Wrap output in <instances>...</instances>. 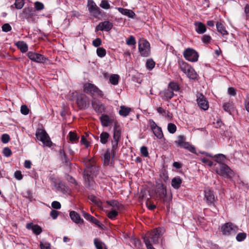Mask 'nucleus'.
I'll list each match as a JSON object with an SVG mask.
<instances>
[{
	"mask_svg": "<svg viewBox=\"0 0 249 249\" xmlns=\"http://www.w3.org/2000/svg\"><path fill=\"white\" fill-rule=\"evenodd\" d=\"M96 170V167L92 165L87 166L86 168L83 172V178L85 180V183L86 187L89 189H92L93 188V183H94L92 175Z\"/></svg>",
	"mask_w": 249,
	"mask_h": 249,
	"instance_id": "nucleus-1",
	"label": "nucleus"
},
{
	"mask_svg": "<svg viewBox=\"0 0 249 249\" xmlns=\"http://www.w3.org/2000/svg\"><path fill=\"white\" fill-rule=\"evenodd\" d=\"M216 173L219 175L227 178H231L234 176V172L225 163H220L216 167Z\"/></svg>",
	"mask_w": 249,
	"mask_h": 249,
	"instance_id": "nucleus-2",
	"label": "nucleus"
},
{
	"mask_svg": "<svg viewBox=\"0 0 249 249\" xmlns=\"http://www.w3.org/2000/svg\"><path fill=\"white\" fill-rule=\"evenodd\" d=\"M121 136V131L120 129H117V125L116 123L113 129V141H112V155L113 158H114L118 151V142L120 139Z\"/></svg>",
	"mask_w": 249,
	"mask_h": 249,
	"instance_id": "nucleus-3",
	"label": "nucleus"
},
{
	"mask_svg": "<svg viewBox=\"0 0 249 249\" xmlns=\"http://www.w3.org/2000/svg\"><path fill=\"white\" fill-rule=\"evenodd\" d=\"M155 193L157 197L163 202H168L169 199L167 196L166 186L162 183H158L156 185Z\"/></svg>",
	"mask_w": 249,
	"mask_h": 249,
	"instance_id": "nucleus-4",
	"label": "nucleus"
},
{
	"mask_svg": "<svg viewBox=\"0 0 249 249\" xmlns=\"http://www.w3.org/2000/svg\"><path fill=\"white\" fill-rule=\"evenodd\" d=\"M185 137L183 135H179L178 137V140L175 142L177 145L181 148L187 149L193 153H196L195 147L191 144L189 142H185Z\"/></svg>",
	"mask_w": 249,
	"mask_h": 249,
	"instance_id": "nucleus-5",
	"label": "nucleus"
},
{
	"mask_svg": "<svg viewBox=\"0 0 249 249\" xmlns=\"http://www.w3.org/2000/svg\"><path fill=\"white\" fill-rule=\"evenodd\" d=\"M83 88L85 92L90 94L92 96L97 95L102 97L103 96L102 91L92 83H85L84 85Z\"/></svg>",
	"mask_w": 249,
	"mask_h": 249,
	"instance_id": "nucleus-6",
	"label": "nucleus"
},
{
	"mask_svg": "<svg viewBox=\"0 0 249 249\" xmlns=\"http://www.w3.org/2000/svg\"><path fill=\"white\" fill-rule=\"evenodd\" d=\"M76 104L80 109H85L89 107L90 99L85 94H80L77 96Z\"/></svg>",
	"mask_w": 249,
	"mask_h": 249,
	"instance_id": "nucleus-7",
	"label": "nucleus"
},
{
	"mask_svg": "<svg viewBox=\"0 0 249 249\" xmlns=\"http://www.w3.org/2000/svg\"><path fill=\"white\" fill-rule=\"evenodd\" d=\"M36 137L38 140L40 141L44 145L46 146L50 147L52 145V142L47 133L44 130H38L36 132Z\"/></svg>",
	"mask_w": 249,
	"mask_h": 249,
	"instance_id": "nucleus-8",
	"label": "nucleus"
},
{
	"mask_svg": "<svg viewBox=\"0 0 249 249\" xmlns=\"http://www.w3.org/2000/svg\"><path fill=\"white\" fill-rule=\"evenodd\" d=\"M36 11L32 7L24 8L21 14L22 19H26L28 22L35 21Z\"/></svg>",
	"mask_w": 249,
	"mask_h": 249,
	"instance_id": "nucleus-9",
	"label": "nucleus"
},
{
	"mask_svg": "<svg viewBox=\"0 0 249 249\" xmlns=\"http://www.w3.org/2000/svg\"><path fill=\"white\" fill-rule=\"evenodd\" d=\"M139 50L141 55L147 57L149 55L150 49V44L144 39H140L138 42Z\"/></svg>",
	"mask_w": 249,
	"mask_h": 249,
	"instance_id": "nucleus-10",
	"label": "nucleus"
},
{
	"mask_svg": "<svg viewBox=\"0 0 249 249\" xmlns=\"http://www.w3.org/2000/svg\"><path fill=\"white\" fill-rule=\"evenodd\" d=\"M183 54L184 58L189 61L195 62L198 60L199 55L196 51L193 49H186Z\"/></svg>",
	"mask_w": 249,
	"mask_h": 249,
	"instance_id": "nucleus-11",
	"label": "nucleus"
},
{
	"mask_svg": "<svg viewBox=\"0 0 249 249\" xmlns=\"http://www.w3.org/2000/svg\"><path fill=\"white\" fill-rule=\"evenodd\" d=\"M27 55L30 60L36 63H44L48 60V58L45 56L31 51L28 52Z\"/></svg>",
	"mask_w": 249,
	"mask_h": 249,
	"instance_id": "nucleus-12",
	"label": "nucleus"
},
{
	"mask_svg": "<svg viewBox=\"0 0 249 249\" xmlns=\"http://www.w3.org/2000/svg\"><path fill=\"white\" fill-rule=\"evenodd\" d=\"M237 230V227L231 222L226 223L221 227V231L222 234L225 235H229L232 231L235 233Z\"/></svg>",
	"mask_w": 249,
	"mask_h": 249,
	"instance_id": "nucleus-13",
	"label": "nucleus"
},
{
	"mask_svg": "<svg viewBox=\"0 0 249 249\" xmlns=\"http://www.w3.org/2000/svg\"><path fill=\"white\" fill-rule=\"evenodd\" d=\"M196 101L198 106L202 109L206 110L209 108L208 102L205 97L201 93L196 94Z\"/></svg>",
	"mask_w": 249,
	"mask_h": 249,
	"instance_id": "nucleus-14",
	"label": "nucleus"
},
{
	"mask_svg": "<svg viewBox=\"0 0 249 249\" xmlns=\"http://www.w3.org/2000/svg\"><path fill=\"white\" fill-rule=\"evenodd\" d=\"M161 231L157 229H154L150 233L145 235L148 238L149 240L153 242L154 244H157L159 243V239L160 236Z\"/></svg>",
	"mask_w": 249,
	"mask_h": 249,
	"instance_id": "nucleus-15",
	"label": "nucleus"
},
{
	"mask_svg": "<svg viewBox=\"0 0 249 249\" xmlns=\"http://www.w3.org/2000/svg\"><path fill=\"white\" fill-rule=\"evenodd\" d=\"M112 23L109 21H105L100 22L95 28V31H105L107 32L109 31L113 27Z\"/></svg>",
	"mask_w": 249,
	"mask_h": 249,
	"instance_id": "nucleus-16",
	"label": "nucleus"
},
{
	"mask_svg": "<svg viewBox=\"0 0 249 249\" xmlns=\"http://www.w3.org/2000/svg\"><path fill=\"white\" fill-rule=\"evenodd\" d=\"M205 198L206 200L207 203L209 205H213L215 201V196L213 192L209 188H207L204 191Z\"/></svg>",
	"mask_w": 249,
	"mask_h": 249,
	"instance_id": "nucleus-17",
	"label": "nucleus"
},
{
	"mask_svg": "<svg viewBox=\"0 0 249 249\" xmlns=\"http://www.w3.org/2000/svg\"><path fill=\"white\" fill-rule=\"evenodd\" d=\"M91 105L97 113H102L105 111L104 105L99 101L93 100L91 102Z\"/></svg>",
	"mask_w": 249,
	"mask_h": 249,
	"instance_id": "nucleus-18",
	"label": "nucleus"
},
{
	"mask_svg": "<svg viewBox=\"0 0 249 249\" xmlns=\"http://www.w3.org/2000/svg\"><path fill=\"white\" fill-rule=\"evenodd\" d=\"M195 31L198 34H203L207 30L205 24L201 22L196 21L194 23Z\"/></svg>",
	"mask_w": 249,
	"mask_h": 249,
	"instance_id": "nucleus-19",
	"label": "nucleus"
},
{
	"mask_svg": "<svg viewBox=\"0 0 249 249\" xmlns=\"http://www.w3.org/2000/svg\"><path fill=\"white\" fill-rule=\"evenodd\" d=\"M26 227L28 230H32L33 232L36 235L40 234L42 231L40 226L37 224L34 225L33 223L27 224Z\"/></svg>",
	"mask_w": 249,
	"mask_h": 249,
	"instance_id": "nucleus-20",
	"label": "nucleus"
},
{
	"mask_svg": "<svg viewBox=\"0 0 249 249\" xmlns=\"http://www.w3.org/2000/svg\"><path fill=\"white\" fill-rule=\"evenodd\" d=\"M70 216L72 221L76 224H83L84 223V221L81 218L79 214L75 211L70 212Z\"/></svg>",
	"mask_w": 249,
	"mask_h": 249,
	"instance_id": "nucleus-21",
	"label": "nucleus"
},
{
	"mask_svg": "<svg viewBox=\"0 0 249 249\" xmlns=\"http://www.w3.org/2000/svg\"><path fill=\"white\" fill-rule=\"evenodd\" d=\"M100 120L103 126L107 127L113 123V120L109 118L107 114H103L100 117Z\"/></svg>",
	"mask_w": 249,
	"mask_h": 249,
	"instance_id": "nucleus-22",
	"label": "nucleus"
},
{
	"mask_svg": "<svg viewBox=\"0 0 249 249\" xmlns=\"http://www.w3.org/2000/svg\"><path fill=\"white\" fill-rule=\"evenodd\" d=\"M115 156H116V155ZM111 158L113 160L115 159V157L113 158L112 155V150L110 151L109 149H107L104 155V164L105 165H108L110 162Z\"/></svg>",
	"mask_w": 249,
	"mask_h": 249,
	"instance_id": "nucleus-23",
	"label": "nucleus"
},
{
	"mask_svg": "<svg viewBox=\"0 0 249 249\" xmlns=\"http://www.w3.org/2000/svg\"><path fill=\"white\" fill-rule=\"evenodd\" d=\"M117 9L122 15L127 16L129 18H133L136 15L135 13L131 10L124 9L122 7H118Z\"/></svg>",
	"mask_w": 249,
	"mask_h": 249,
	"instance_id": "nucleus-24",
	"label": "nucleus"
},
{
	"mask_svg": "<svg viewBox=\"0 0 249 249\" xmlns=\"http://www.w3.org/2000/svg\"><path fill=\"white\" fill-rule=\"evenodd\" d=\"M89 12L92 14L93 16L96 18L98 16L101 15V9L95 4L93 6L89 7L88 8Z\"/></svg>",
	"mask_w": 249,
	"mask_h": 249,
	"instance_id": "nucleus-25",
	"label": "nucleus"
},
{
	"mask_svg": "<svg viewBox=\"0 0 249 249\" xmlns=\"http://www.w3.org/2000/svg\"><path fill=\"white\" fill-rule=\"evenodd\" d=\"M185 74H186L187 77L190 79H197L198 74L192 67H190V68L187 70V71L185 73Z\"/></svg>",
	"mask_w": 249,
	"mask_h": 249,
	"instance_id": "nucleus-26",
	"label": "nucleus"
},
{
	"mask_svg": "<svg viewBox=\"0 0 249 249\" xmlns=\"http://www.w3.org/2000/svg\"><path fill=\"white\" fill-rule=\"evenodd\" d=\"M15 45L22 53H26L28 51V45L24 41H18L15 43Z\"/></svg>",
	"mask_w": 249,
	"mask_h": 249,
	"instance_id": "nucleus-27",
	"label": "nucleus"
},
{
	"mask_svg": "<svg viewBox=\"0 0 249 249\" xmlns=\"http://www.w3.org/2000/svg\"><path fill=\"white\" fill-rule=\"evenodd\" d=\"M107 203L112 207L115 208L116 210H121L124 207L122 204L116 200L107 201Z\"/></svg>",
	"mask_w": 249,
	"mask_h": 249,
	"instance_id": "nucleus-28",
	"label": "nucleus"
},
{
	"mask_svg": "<svg viewBox=\"0 0 249 249\" xmlns=\"http://www.w3.org/2000/svg\"><path fill=\"white\" fill-rule=\"evenodd\" d=\"M181 183L182 180L179 177H175L172 179L171 185L174 188L178 189L180 187Z\"/></svg>",
	"mask_w": 249,
	"mask_h": 249,
	"instance_id": "nucleus-29",
	"label": "nucleus"
},
{
	"mask_svg": "<svg viewBox=\"0 0 249 249\" xmlns=\"http://www.w3.org/2000/svg\"><path fill=\"white\" fill-rule=\"evenodd\" d=\"M217 31L221 33L223 36L229 34L224 26L219 22H217L216 24Z\"/></svg>",
	"mask_w": 249,
	"mask_h": 249,
	"instance_id": "nucleus-30",
	"label": "nucleus"
},
{
	"mask_svg": "<svg viewBox=\"0 0 249 249\" xmlns=\"http://www.w3.org/2000/svg\"><path fill=\"white\" fill-rule=\"evenodd\" d=\"M131 110V109L130 107H126L124 106H122L120 107L119 113L121 116L126 117L129 114Z\"/></svg>",
	"mask_w": 249,
	"mask_h": 249,
	"instance_id": "nucleus-31",
	"label": "nucleus"
},
{
	"mask_svg": "<svg viewBox=\"0 0 249 249\" xmlns=\"http://www.w3.org/2000/svg\"><path fill=\"white\" fill-rule=\"evenodd\" d=\"M59 156L61 160L65 162L66 165L70 164V161L69 159L67 157L63 149H60L59 150Z\"/></svg>",
	"mask_w": 249,
	"mask_h": 249,
	"instance_id": "nucleus-32",
	"label": "nucleus"
},
{
	"mask_svg": "<svg viewBox=\"0 0 249 249\" xmlns=\"http://www.w3.org/2000/svg\"><path fill=\"white\" fill-rule=\"evenodd\" d=\"M178 64L181 70L185 73L188 69L191 67L183 60H179Z\"/></svg>",
	"mask_w": 249,
	"mask_h": 249,
	"instance_id": "nucleus-33",
	"label": "nucleus"
},
{
	"mask_svg": "<svg viewBox=\"0 0 249 249\" xmlns=\"http://www.w3.org/2000/svg\"><path fill=\"white\" fill-rule=\"evenodd\" d=\"M162 94L167 100L172 99L174 96V92L169 88L165 89Z\"/></svg>",
	"mask_w": 249,
	"mask_h": 249,
	"instance_id": "nucleus-34",
	"label": "nucleus"
},
{
	"mask_svg": "<svg viewBox=\"0 0 249 249\" xmlns=\"http://www.w3.org/2000/svg\"><path fill=\"white\" fill-rule=\"evenodd\" d=\"M109 137L110 135L107 132H103L100 135V142L102 144H106L107 142Z\"/></svg>",
	"mask_w": 249,
	"mask_h": 249,
	"instance_id": "nucleus-35",
	"label": "nucleus"
},
{
	"mask_svg": "<svg viewBox=\"0 0 249 249\" xmlns=\"http://www.w3.org/2000/svg\"><path fill=\"white\" fill-rule=\"evenodd\" d=\"M69 140L71 143L77 142L79 140V137L74 132L70 131L69 133Z\"/></svg>",
	"mask_w": 249,
	"mask_h": 249,
	"instance_id": "nucleus-36",
	"label": "nucleus"
},
{
	"mask_svg": "<svg viewBox=\"0 0 249 249\" xmlns=\"http://www.w3.org/2000/svg\"><path fill=\"white\" fill-rule=\"evenodd\" d=\"M153 132L158 139H161L163 137V134L161 128L159 126L154 130Z\"/></svg>",
	"mask_w": 249,
	"mask_h": 249,
	"instance_id": "nucleus-37",
	"label": "nucleus"
},
{
	"mask_svg": "<svg viewBox=\"0 0 249 249\" xmlns=\"http://www.w3.org/2000/svg\"><path fill=\"white\" fill-rule=\"evenodd\" d=\"M168 88L170 89L173 91H178L180 89L178 84L174 82H170L168 84Z\"/></svg>",
	"mask_w": 249,
	"mask_h": 249,
	"instance_id": "nucleus-38",
	"label": "nucleus"
},
{
	"mask_svg": "<svg viewBox=\"0 0 249 249\" xmlns=\"http://www.w3.org/2000/svg\"><path fill=\"white\" fill-rule=\"evenodd\" d=\"M94 244L96 249H107L106 247L103 248V245L104 243L101 242L98 238H95L94 239Z\"/></svg>",
	"mask_w": 249,
	"mask_h": 249,
	"instance_id": "nucleus-39",
	"label": "nucleus"
},
{
	"mask_svg": "<svg viewBox=\"0 0 249 249\" xmlns=\"http://www.w3.org/2000/svg\"><path fill=\"white\" fill-rule=\"evenodd\" d=\"M119 79V76L117 74H112L109 78L110 82L114 85H117Z\"/></svg>",
	"mask_w": 249,
	"mask_h": 249,
	"instance_id": "nucleus-40",
	"label": "nucleus"
},
{
	"mask_svg": "<svg viewBox=\"0 0 249 249\" xmlns=\"http://www.w3.org/2000/svg\"><path fill=\"white\" fill-rule=\"evenodd\" d=\"M96 53L100 57H103L106 55V51L103 47H99L97 49Z\"/></svg>",
	"mask_w": 249,
	"mask_h": 249,
	"instance_id": "nucleus-41",
	"label": "nucleus"
},
{
	"mask_svg": "<svg viewBox=\"0 0 249 249\" xmlns=\"http://www.w3.org/2000/svg\"><path fill=\"white\" fill-rule=\"evenodd\" d=\"M167 129L170 133L174 134L177 130V126L174 124L169 123L168 124Z\"/></svg>",
	"mask_w": 249,
	"mask_h": 249,
	"instance_id": "nucleus-42",
	"label": "nucleus"
},
{
	"mask_svg": "<svg viewBox=\"0 0 249 249\" xmlns=\"http://www.w3.org/2000/svg\"><path fill=\"white\" fill-rule=\"evenodd\" d=\"M225 159V156L222 154H219L215 156V160L219 164L222 163L221 162L224 161Z\"/></svg>",
	"mask_w": 249,
	"mask_h": 249,
	"instance_id": "nucleus-43",
	"label": "nucleus"
},
{
	"mask_svg": "<svg viewBox=\"0 0 249 249\" xmlns=\"http://www.w3.org/2000/svg\"><path fill=\"white\" fill-rule=\"evenodd\" d=\"M90 221L101 229H103L104 227V225L101 224L98 219L95 218L93 216L92 217H90Z\"/></svg>",
	"mask_w": 249,
	"mask_h": 249,
	"instance_id": "nucleus-44",
	"label": "nucleus"
},
{
	"mask_svg": "<svg viewBox=\"0 0 249 249\" xmlns=\"http://www.w3.org/2000/svg\"><path fill=\"white\" fill-rule=\"evenodd\" d=\"M143 241L147 248V249H155L150 243V241L146 236L143 237Z\"/></svg>",
	"mask_w": 249,
	"mask_h": 249,
	"instance_id": "nucleus-45",
	"label": "nucleus"
},
{
	"mask_svg": "<svg viewBox=\"0 0 249 249\" xmlns=\"http://www.w3.org/2000/svg\"><path fill=\"white\" fill-rule=\"evenodd\" d=\"M118 214V213L116 210H113L110 211L107 213V216L111 219H114Z\"/></svg>",
	"mask_w": 249,
	"mask_h": 249,
	"instance_id": "nucleus-46",
	"label": "nucleus"
},
{
	"mask_svg": "<svg viewBox=\"0 0 249 249\" xmlns=\"http://www.w3.org/2000/svg\"><path fill=\"white\" fill-rule=\"evenodd\" d=\"M126 43L127 45H134L136 42L135 37L133 36H130L126 40Z\"/></svg>",
	"mask_w": 249,
	"mask_h": 249,
	"instance_id": "nucleus-47",
	"label": "nucleus"
},
{
	"mask_svg": "<svg viewBox=\"0 0 249 249\" xmlns=\"http://www.w3.org/2000/svg\"><path fill=\"white\" fill-rule=\"evenodd\" d=\"M24 4L23 0H16L14 5L15 7L18 9H21Z\"/></svg>",
	"mask_w": 249,
	"mask_h": 249,
	"instance_id": "nucleus-48",
	"label": "nucleus"
},
{
	"mask_svg": "<svg viewBox=\"0 0 249 249\" xmlns=\"http://www.w3.org/2000/svg\"><path fill=\"white\" fill-rule=\"evenodd\" d=\"M247 234L245 232H240L237 234L236 239L237 241L241 242L246 239Z\"/></svg>",
	"mask_w": 249,
	"mask_h": 249,
	"instance_id": "nucleus-49",
	"label": "nucleus"
},
{
	"mask_svg": "<svg viewBox=\"0 0 249 249\" xmlns=\"http://www.w3.org/2000/svg\"><path fill=\"white\" fill-rule=\"evenodd\" d=\"M201 40L204 43H209L212 40V37L207 35H204L201 36Z\"/></svg>",
	"mask_w": 249,
	"mask_h": 249,
	"instance_id": "nucleus-50",
	"label": "nucleus"
},
{
	"mask_svg": "<svg viewBox=\"0 0 249 249\" xmlns=\"http://www.w3.org/2000/svg\"><path fill=\"white\" fill-rule=\"evenodd\" d=\"M34 5L35 9L37 11H41L44 8V4L39 1H36Z\"/></svg>",
	"mask_w": 249,
	"mask_h": 249,
	"instance_id": "nucleus-51",
	"label": "nucleus"
},
{
	"mask_svg": "<svg viewBox=\"0 0 249 249\" xmlns=\"http://www.w3.org/2000/svg\"><path fill=\"white\" fill-rule=\"evenodd\" d=\"M100 6L101 7L105 9H108L110 7V4L108 3L107 0H102Z\"/></svg>",
	"mask_w": 249,
	"mask_h": 249,
	"instance_id": "nucleus-52",
	"label": "nucleus"
},
{
	"mask_svg": "<svg viewBox=\"0 0 249 249\" xmlns=\"http://www.w3.org/2000/svg\"><path fill=\"white\" fill-rule=\"evenodd\" d=\"M146 65L148 69L152 70L155 67V63L152 59H148Z\"/></svg>",
	"mask_w": 249,
	"mask_h": 249,
	"instance_id": "nucleus-53",
	"label": "nucleus"
},
{
	"mask_svg": "<svg viewBox=\"0 0 249 249\" xmlns=\"http://www.w3.org/2000/svg\"><path fill=\"white\" fill-rule=\"evenodd\" d=\"M2 153L5 157H9L12 155V151L9 147H6L3 148Z\"/></svg>",
	"mask_w": 249,
	"mask_h": 249,
	"instance_id": "nucleus-54",
	"label": "nucleus"
},
{
	"mask_svg": "<svg viewBox=\"0 0 249 249\" xmlns=\"http://www.w3.org/2000/svg\"><path fill=\"white\" fill-rule=\"evenodd\" d=\"M40 247L41 249H51V244L48 242L43 243L40 242Z\"/></svg>",
	"mask_w": 249,
	"mask_h": 249,
	"instance_id": "nucleus-55",
	"label": "nucleus"
},
{
	"mask_svg": "<svg viewBox=\"0 0 249 249\" xmlns=\"http://www.w3.org/2000/svg\"><path fill=\"white\" fill-rule=\"evenodd\" d=\"M21 113L25 115L28 114L29 109L26 105H22L20 108Z\"/></svg>",
	"mask_w": 249,
	"mask_h": 249,
	"instance_id": "nucleus-56",
	"label": "nucleus"
},
{
	"mask_svg": "<svg viewBox=\"0 0 249 249\" xmlns=\"http://www.w3.org/2000/svg\"><path fill=\"white\" fill-rule=\"evenodd\" d=\"M141 153L144 157H147L148 156L149 154L147 148L144 146H143L141 148Z\"/></svg>",
	"mask_w": 249,
	"mask_h": 249,
	"instance_id": "nucleus-57",
	"label": "nucleus"
},
{
	"mask_svg": "<svg viewBox=\"0 0 249 249\" xmlns=\"http://www.w3.org/2000/svg\"><path fill=\"white\" fill-rule=\"evenodd\" d=\"M231 104L230 103H225L223 105V109L227 112H230Z\"/></svg>",
	"mask_w": 249,
	"mask_h": 249,
	"instance_id": "nucleus-58",
	"label": "nucleus"
},
{
	"mask_svg": "<svg viewBox=\"0 0 249 249\" xmlns=\"http://www.w3.org/2000/svg\"><path fill=\"white\" fill-rule=\"evenodd\" d=\"M15 178L18 180H20L23 178V176L22 175L21 172L19 170H17L14 173Z\"/></svg>",
	"mask_w": 249,
	"mask_h": 249,
	"instance_id": "nucleus-59",
	"label": "nucleus"
},
{
	"mask_svg": "<svg viewBox=\"0 0 249 249\" xmlns=\"http://www.w3.org/2000/svg\"><path fill=\"white\" fill-rule=\"evenodd\" d=\"M102 44V40L100 38H96L92 41V45L95 47H99Z\"/></svg>",
	"mask_w": 249,
	"mask_h": 249,
	"instance_id": "nucleus-60",
	"label": "nucleus"
},
{
	"mask_svg": "<svg viewBox=\"0 0 249 249\" xmlns=\"http://www.w3.org/2000/svg\"><path fill=\"white\" fill-rule=\"evenodd\" d=\"M12 29V28L9 24L5 23L3 24L2 26V31L5 32H8L10 31Z\"/></svg>",
	"mask_w": 249,
	"mask_h": 249,
	"instance_id": "nucleus-61",
	"label": "nucleus"
},
{
	"mask_svg": "<svg viewBox=\"0 0 249 249\" xmlns=\"http://www.w3.org/2000/svg\"><path fill=\"white\" fill-rule=\"evenodd\" d=\"M10 140V136L7 134H4L1 136V142L4 143H7Z\"/></svg>",
	"mask_w": 249,
	"mask_h": 249,
	"instance_id": "nucleus-62",
	"label": "nucleus"
},
{
	"mask_svg": "<svg viewBox=\"0 0 249 249\" xmlns=\"http://www.w3.org/2000/svg\"><path fill=\"white\" fill-rule=\"evenodd\" d=\"M65 178L66 179L72 184H75L76 183V180L75 179L71 176L68 174H66Z\"/></svg>",
	"mask_w": 249,
	"mask_h": 249,
	"instance_id": "nucleus-63",
	"label": "nucleus"
},
{
	"mask_svg": "<svg viewBox=\"0 0 249 249\" xmlns=\"http://www.w3.org/2000/svg\"><path fill=\"white\" fill-rule=\"evenodd\" d=\"M244 11L246 14V19L249 20V3H247L244 8Z\"/></svg>",
	"mask_w": 249,
	"mask_h": 249,
	"instance_id": "nucleus-64",
	"label": "nucleus"
}]
</instances>
